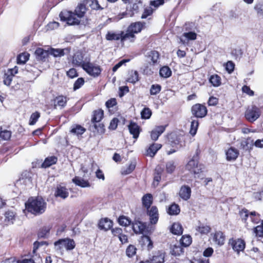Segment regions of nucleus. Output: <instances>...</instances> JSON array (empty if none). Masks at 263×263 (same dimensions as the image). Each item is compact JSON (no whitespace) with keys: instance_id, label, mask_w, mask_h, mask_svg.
I'll return each instance as SVG.
<instances>
[{"instance_id":"864d4df0","label":"nucleus","mask_w":263,"mask_h":263,"mask_svg":"<svg viewBox=\"0 0 263 263\" xmlns=\"http://www.w3.org/2000/svg\"><path fill=\"white\" fill-rule=\"evenodd\" d=\"M40 116L41 114L39 111H36L35 112H33L30 116L29 124L30 125H34L37 121Z\"/></svg>"},{"instance_id":"4c0bfd02","label":"nucleus","mask_w":263,"mask_h":263,"mask_svg":"<svg viewBox=\"0 0 263 263\" xmlns=\"http://www.w3.org/2000/svg\"><path fill=\"white\" fill-rule=\"evenodd\" d=\"M161 147L162 145L161 144L153 143L147 150V155L151 157H154Z\"/></svg>"},{"instance_id":"3c124183","label":"nucleus","mask_w":263,"mask_h":263,"mask_svg":"<svg viewBox=\"0 0 263 263\" xmlns=\"http://www.w3.org/2000/svg\"><path fill=\"white\" fill-rule=\"evenodd\" d=\"M199 122L198 120H194L191 122L190 134L192 136H194L196 134Z\"/></svg>"},{"instance_id":"473e14b6","label":"nucleus","mask_w":263,"mask_h":263,"mask_svg":"<svg viewBox=\"0 0 263 263\" xmlns=\"http://www.w3.org/2000/svg\"><path fill=\"white\" fill-rule=\"evenodd\" d=\"M164 170L161 166H158L156 167L154 172L153 184L157 186L159 184L161 180V175L163 173Z\"/></svg>"},{"instance_id":"1a4fd4ad","label":"nucleus","mask_w":263,"mask_h":263,"mask_svg":"<svg viewBox=\"0 0 263 263\" xmlns=\"http://www.w3.org/2000/svg\"><path fill=\"white\" fill-rule=\"evenodd\" d=\"M246 119L250 122H253L260 116V109L255 105L248 107L245 112Z\"/></svg>"},{"instance_id":"cd10ccee","label":"nucleus","mask_w":263,"mask_h":263,"mask_svg":"<svg viewBox=\"0 0 263 263\" xmlns=\"http://www.w3.org/2000/svg\"><path fill=\"white\" fill-rule=\"evenodd\" d=\"M34 53L37 60L42 62H45L50 54L48 51L41 48H37L35 50Z\"/></svg>"},{"instance_id":"e433bc0d","label":"nucleus","mask_w":263,"mask_h":263,"mask_svg":"<svg viewBox=\"0 0 263 263\" xmlns=\"http://www.w3.org/2000/svg\"><path fill=\"white\" fill-rule=\"evenodd\" d=\"M211 230V228L209 225L203 223H200L196 228V230L201 235H208Z\"/></svg>"},{"instance_id":"052dcab7","label":"nucleus","mask_w":263,"mask_h":263,"mask_svg":"<svg viewBox=\"0 0 263 263\" xmlns=\"http://www.w3.org/2000/svg\"><path fill=\"white\" fill-rule=\"evenodd\" d=\"M161 90V86L160 85L156 84H153L150 88V94L151 95H156Z\"/></svg>"},{"instance_id":"8fccbe9b","label":"nucleus","mask_w":263,"mask_h":263,"mask_svg":"<svg viewBox=\"0 0 263 263\" xmlns=\"http://www.w3.org/2000/svg\"><path fill=\"white\" fill-rule=\"evenodd\" d=\"M11 132L7 129L2 130V127H0V138L5 141L9 140L11 137Z\"/></svg>"},{"instance_id":"37998d69","label":"nucleus","mask_w":263,"mask_h":263,"mask_svg":"<svg viewBox=\"0 0 263 263\" xmlns=\"http://www.w3.org/2000/svg\"><path fill=\"white\" fill-rule=\"evenodd\" d=\"M118 222L120 226L126 227L131 225L132 221L128 217L121 215L118 219Z\"/></svg>"},{"instance_id":"f3484780","label":"nucleus","mask_w":263,"mask_h":263,"mask_svg":"<svg viewBox=\"0 0 263 263\" xmlns=\"http://www.w3.org/2000/svg\"><path fill=\"white\" fill-rule=\"evenodd\" d=\"M165 252L163 250L156 251L149 257L152 263H164L165 261Z\"/></svg>"},{"instance_id":"680f3d73","label":"nucleus","mask_w":263,"mask_h":263,"mask_svg":"<svg viewBox=\"0 0 263 263\" xmlns=\"http://www.w3.org/2000/svg\"><path fill=\"white\" fill-rule=\"evenodd\" d=\"M85 81L83 78H78L73 84V89L76 90L81 88L84 84Z\"/></svg>"},{"instance_id":"20e7f679","label":"nucleus","mask_w":263,"mask_h":263,"mask_svg":"<svg viewBox=\"0 0 263 263\" xmlns=\"http://www.w3.org/2000/svg\"><path fill=\"white\" fill-rule=\"evenodd\" d=\"M185 140L184 135L176 132H172L167 136V144L172 148L167 152V155L175 153L185 145Z\"/></svg>"},{"instance_id":"5fc2aeb1","label":"nucleus","mask_w":263,"mask_h":263,"mask_svg":"<svg viewBox=\"0 0 263 263\" xmlns=\"http://www.w3.org/2000/svg\"><path fill=\"white\" fill-rule=\"evenodd\" d=\"M249 216L251 218V221L254 223H258L260 221V214L255 211L250 212Z\"/></svg>"},{"instance_id":"58836bf2","label":"nucleus","mask_w":263,"mask_h":263,"mask_svg":"<svg viewBox=\"0 0 263 263\" xmlns=\"http://www.w3.org/2000/svg\"><path fill=\"white\" fill-rule=\"evenodd\" d=\"M52 226H45L41 228L38 231L37 236L39 238H45L50 232Z\"/></svg>"},{"instance_id":"0eeeda50","label":"nucleus","mask_w":263,"mask_h":263,"mask_svg":"<svg viewBox=\"0 0 263 263\" xmlns=\"http://www.w3.org/2000/svg\"><path fill=\"white\" fill-rule=\"evenodd\" d=\"M83 69L89 76L93 78H97L100 76L102 71L100 66L89 61L86 62L84 65L83 64Z\"/></svg>"},{"instance_id":"c85d7f7f","label":"nucleus","mask_w":263,"mask_h":263,"mask_svg":"<svg viewBox=\"0 0 263 263\" xmlns=\"http://www.w3.org/2000/svg\"><path fill=\"white\" fill-rule=\"evenodd\" d=\"M141 201L143 208L145 209H148L152 206L153 196L151 194L147 193L143 196Z\"/></svg>"},{"instance_id":"e2e57ef3","label":"nucleus","mask_w":263,"mask_h":263,"mask_svg":"<svg viewBox=\"0 0 263 263\" xmlns=\"http://www.w3.org/2000/svg\"><path fill=\"white\" fill-rule=\"evenodd\" d=\"M119 120L117 118H114L110 122L108 129L110 130H114L117 129Z\"/></svg>"},{"instance_id":"ea45409f","label":"nucleus","mask_w":263,"mask_h":263,"mask_svg":"<svg viewBox=\"0 0 263 263\" xmlns=\"http://www.w3.org/2000/svg\"><path fill=\"white\" fill-rule=\"evenodd\" d=\"M238 215L240 216L241 221L246 224H248V218L250 215L249 211L245 208L241 209L239 211Z\"/></svg>"},{"instance_id":"f704fd0d","label":"nucleus","mask_w":263,"mask_h":263,"mask_svg":"<svg viewBox=\"0 0 263 263\" xmlns=\"http://www.w3.org/2000/svg\"><path fill=\"white\" fill-rule=\"evenodd\" d=\"M183 231V229L182 227V225L179 222L174 223L170 228L171 232L172 234L176 235H182Z\"/></svg>"},{"instance_id":"7c9ffc66","label":"nucleus","mask_w":263,"mask_h":263,"mask_svg":"<svg viewBox=\"0 0 263 263\" xmlns=\"http://www.w3.org/2000/svg\"><path fill=\"white\" fill-rule=\"evenodd\" d=\"M141 243L142 246H145L148 251L151 250L153 247V242L149 236L143 235L141 237Z\"/></svg>"},{"instance_id":"2f4dec72","label":"nucleus","mask_w":263,"mask_h":263,"mask_svg":"<svg viewBox=\"0 0 263 263\" xmlns=\"http://www.w3.org/2000/svg\"><path fill=\"white\" fill-rule=\"evenodd\" d=\"M72 181L76 185L81 187H87L90 186V183L87 180H84L78 176H75L72 179Z\"/></svg>"},{"instance_id":"338daca9","label":"nucleus","mask_w":263,"mask_h":263,"mask_svg":"<svg viewBox=\"0 0 263 263\" xmlns=\"http://www.w3.org/2000/svg\"><path fill=\"white\" fill-rule=\"evenodd\" d=\"M139 9V6L137 4L134 3L132 5L129 12L128 13L130 16H133L135 13L138 12Z\"/></svg>"},{"instance_id":"412c9836","label":"nucleus","mask_w":263,"mask_h":263,"mask_svg":"<svg viewBox=\"0 0 263 263\" xmlns=\"http://www.w3.org/2000/svg\"><path fill=\"white\" fill-rule=\"evenodd\" d=\"M132 229L136 234H142L146 228V223L139 220H134L132 222Z\"/></svg>"},{"instance_id":"774afa93","label":"nucleus","mask_w":263,"mask_h":263,"mask_svg":"<svg viewBox=\"0 0 263 263\" xmlns=\"http://www.w3.org/2000/svg\"><path fill=\"white\" fill-rule=\"evenodd\" d=\"M66 74L69 78L71 79L76 78L79 76L77 70L74 68H71L68 71H67Z\"/></svg>"},{"instance_id":"5701e85b","label":"nucleus","mask_w":263,"mask_h":263,"mask_svg":"<svg viewBox=\"0 0 263 263\" xmlns=\"http://www.w3.org/2000/svg\"><path fill=\"white\" fill-rule=\"evenodd\" d=\"M84 54L80 51L76 52L72 56V63L76 66L83 68V65L86 62L84 61Z\"/></svg>"},{"instance_id":"0e129e2a","label":"nucleus","mask_w":263,"mask_h":263,"mask_svg":"<svg viewBox=\"0 0 263 263\" xmlns=\"http://www.w3.org/2000/svg\"><path fill=\"white\" fill-rule=\"evenodd\" d=\"M13 77L8 73H5L3 77L4 84L7 86H10L11 84Z\"/></svg>"},{"instance_id":"2eb2a0df","label":"nucleus","mask_w":263,"mask_h":263,"mask_svg":"<svg viewBox=\"0 0 263 263\" xmlns=\"http://www.w3.org/2000/svg\"><path fill=\"white\" fill-rule=\"evenodd\" d=\"M111 232L113 236L118 237L122 244L127 243L128 242V236L123 233L122 228L115 227L111 229Z\"/></svg>"},{"instance_id":"a211bd4d","label":"nucleus","mask_w":263,"mask_h":263,"mask_svg":"<svg viewBox=\"0 0 263 263\" xmlns=\"http://www.w3.org/2000/svg\"><path fill=\"white\" fill-rule=\"evenodd\" d=\"M125 36V33L123 31H121L119 33L108 32L106 34L105 38L108 41H118L120 40L122 42H124L127 40V37Z\"/></svg>"},{"instance_id":"c9c22d12","label":"nucleus","mask_w":263,"mask_h":263,"mask_svg":"<svg viewBox=\"0 0 263 263\" xmlns=\"http://www.w3.org/2000/svg\"><path fill=\"white\" fill-rule=\"evenodd\" d=\"M58 161V158L54 156L48 157L45 158L44 161L42 164L43 168H47L51 165L57 163Z\"/></svg>"},{"instance_id":"4468645a","label":"nucleus","mask_w":263,"mask_h":263,"mask_svg":"<svg viewBox=\"0 0 263 263\" xmlns=\"http://www.w3.org/2000/svg\"><path fill=\"white\" fill-rule=\"evenodd\" d=\"M145 57L148 60L150 65L155 66L159 63L160 53L157 50H151L146 53Z\"/></svg>"},{"instance_id":"423d86ee","label":"nucleus","mask_w":263,"mask_h":263,"mask_svg":"<svg viewBox=\"0 0 263 263\" xmlns=\"http://www.w3.org/2000/svg\"><path fill=\"white\" fill-rule=\"evenodd\" d=\"M145 25V23L142 22L132 23L127 28L125 36L127 37V39H133L131 41L134 42L136 37L135 34L140 32L144 28Z\"/></svg>"},{"instance_id":"72a5a7b5","label":"nucleus","mask_w":263,"mask_h":263,"mask_svg":"<svg viewBox=\"0 0 263 263\" xmlns=\"http://www.w3.org/2000/svg\"><path fill=\"white\" fill-rule=\"evenodd\" d=\"M166 212L171 216L178 215L180 212V208L178 204L174 202L168 207Z\"/></svg>"},{"instance_id":"7ed1b4c3","label":"nucleus","mask_w":263,"mask_h":263,"mask_svg":"<svg viewBox=\"0 0 263 263\" xmlns=\"http://www.w3.org/2000/svg\"><path fill=\"white\" fill-rule=\"evenodd\" d=\"M200 154L201 150L198 147L195 154L185 165V169L194 175L195 177H196V175L202 173L204 168V165L199 163Z\"/></svg>"},{"instance_id":"6e6d98bb","label":"nucleus","mask_w":263,"mask_h":263,"mask_svg":"<svg viewBox=\"0 0 263 263\" xmlns=\"http://www.w3.org/2000/svg\"><path fill=\"white\" fill-rule=\"evenodd\" d=\"M152 114L151 110L148 107H144L141 112V118L143 119H148Z\"/></svg>"},{"instance_id":"49530a36","label":"nucleus","mask_w":263,"mask_h":263,"mask_svg":"<svg viewBox=\"0 0 263 263\" xmlns=\"http://www.w3.org/2000/svg\"><path fill=\"white\" fill-rule=\"evenodd\" d=\"M137 251V249L135 246L133 245H129L126 249V255L129 258H132L136 254Z\"/></svg>"},{"instance_id":"c756f323","label":"nucleus","mask_w":263,"mask_h":263,"mask_svg":"<svg viewBox=\"0 0 263 263\" xmlns=\"http://www.w3.org/2000/svg\"><path fill=\"white\" fill-rule=\"evenodd\" d=\"M140 80L139 72L137 70H131L127 74L126 82L135 84Z\"/></svg>"},{"instance_id":"c03bdc74","label":"nucleus","mask_w":263,"mask_h":263,"mask_svg":"<svg viewBox=\"0 0 263 263\" xmlns=\"http://www.w3.org/2000/svg\"><path fill=\"white\" fill-rule=\"evenodd\" d=\"M192 238L189 235H182L180 239V243L182 247H187L192 243Z\"/></svg>"},{"instance_id":"09e8293b","label":"nucleus","mask_w":263,"mask_h":263,"mask_svg":"<svg viewBox=\"0 0 263 263\" xmlns=\"http://www.w3.org/2000/svg\"><path fill=\"white\" fill-rule=\"evenodd\" d=\"M176 168V162L173 160H171L166 163L165 169L168 174H172L174 172Z\"/></svg>"},{"instance_id":"bf43d9fd","label":"nucleus","mask_w":263,"mask_h":263,"mask_svg":"<svg viewBox=\"0 0 263 263\" xmlns=\"http://www.w3.org/2000/svg\"><path fill=\"white\" fill-rule=\"evenodd\" d=\"M253 232L257 237H263V224L261 223L253 229Z\"/></svg>"},{"instance_id":"aec40b11","label":"nucleus","mask_w":263,"mask_h":263,"mask_svg":"<svg viewBox=\"0 0 263 263\" xmlns=\"http://www.w3.org/2000/svg\"><path fill=\"white\" fill-rule=\"evenodd\" d=\"M226 159L228 161H235L239 155V151L235 147L231 146L225 152Z\"/></svg>"},{"instance_id":"bb28decb","label":"nucleus","mask_w":263,"mask_h":263,"mask_svg":"<svg viewBox=\"0 0 263 263\" xmlns=\"http://www.w3.org/2000/svg\"><path fill=\"white\" fill-rule=\"evenodd\" d=\"M167 125L157 126L152 130L151 137L153 140L156 141L159 137L165 131Z\"/></svg>"},{"instance_id":"b1692460","label":"nucleus","mask_w":263,"mask_h":263,"mask_svg":"<svg viewBox=\"0 0 263 263\" xmlns=\"http://www.w3.org/2000/svg\"><path fill=\"white\" fill-rule=\"evenodd\" d=\"M128 128L130 134L133 135V137L134 139H137L141 131L140 126H139L137 123L131 121L128 125Z\"/></svg>"},{"instance_id":"dca6fc26","label":"nucleus","mask_w":263,"mask_h":263,"mask_svg":"<svg viewBox=\"0 0 263 263\" xmlns=\"http://www.w3.org/2000/svg\"><path fill=\"white\" fill-rule=\"evenodd\" d=\"M54 245L55 246L62 245L65 247L67 250H73L76 247V243L73 239L68 238L60 239L55 241Z\"/></svg>"},{"instance_id":"6ab92c4d","label":"nucleus","mask_w":263,"mask_h":263,"mask_svg":"<svg viewBox=\"0 0 263 263\" xmlns=\"http://www.w3.org/2000/svg\"><path fill=\"white\" fill-rule=\"evenodd\" d=\"M212 240L214 243L219 246H223L225 243L226 236L221 231H216L212 234Z\"/></svg>"},{"instance_id":"de8ad7c7","label":"nucleus","mask_w":263,"mask_h":263,"mask_svg":"<svg viewBox=\"0 0 263 263\" xmlns=\"http://www.w3.org/2000/svg\"><path fill=\"white\" fill-rule=\"evenodd\" d=\"M86 131V129L80 125H76L70 130V133L78 136L82 135Z\"/></svg>"},{"instance_id":"4d7b16f0","label":"nucleus","mask_w":263,"mask_h":263,"mask_svg":"<svg viewBox=\"0 0 263 263\" xmlns=\"http://www.w3.org/2000/svg\"><path fill=\"white\" fill-rule=\"evenodd\" d=\"M29 54L26 53L20 54L17 57V62L18 64H24L29 59Z\"/></svg>"},{"instance_id":"f257e3e1","label":"nucleus","mask_w":263,"mask_h":263,"mask_svg":"<svg viewBox=\"0 0 263 263\" xmlns=\"http://www.w3.org/2000/svg\"><path fill=\"white\" fill-rule=\"evenodd\" d=\"M86 11V8L84 4H80L76 8L74 12L67 10L62 11L59 17L62 22H65L69 25H78L80 24V18L84 16Z\"/></svg>"},{"instance_id":"f8f14e48","label":"nucleus","mask_w":263,"mask_h":263,"mask_svg":"<svg viewBox=\"0 0 263 263\" xmlns=\"http://www.w3.org/2000/svg\"><path fill=\"white\" fill-rule=\"evenodd\" d=\"M67 101L66 97L63 95L58 96L51 101L50 108L55 109L58 107L61 109L63 108L66 105Z\"/></svg>"},{"instance_id":"39448f33","label":"nucleus","mask_w":263,"mask_h":263,"mask_svg":"<svg viewBox=\"0 0 263 263\" xmlns=\"http://www.w3.org/2000/svg\"><path fill=\"white\" fill-rule=\"evenodd\" d=\"M104 118V112L102 108H98L92 111L91 122L98 133L103 134L105 132V127L103 123L101 122Z\"/></svg>"},{"instance_id":"9b49d317","label":"nucleus","mask_w":263,"mask_h":263,"mask_svg":"<svg viewBox=\"0 0 263 263\" xmlns=\"http://www.w3.org/2000/svg\"><path fill=\"white\" fill-rule=\"evenodd\" d=\"M54 196L56 198L65 199L69 196V192L64 183L57 184L54 187Z\"/></svg>"},{"instance_id":"a878e982","label":"nucleus","mask_w":263,"mask_h":263,"mask_svg":"<svg viewBox=\"0 0 263 263\" xmlns=\"http://www.w3.org/2000/svg\"><path fill=\"white\" fill-rule=\"evenodd\" d=\"M254 140L251 137H248L242 140L240 142L241 147L246 151L250 152L253 148Z\"/></svg>"},{"instance_id":"f03ea898","label":"nucleus","mask_w":263,"mask_h":263,"mask_svg":"<svg viewBox=\"0 0 263 263\" xmlns=\"http://www.w3.org/2000/svg\"><path fill=\"white\" fill-rule=\"evenodd\" d=\"M25 208L28 212L39 215L45 211L46 203L41 197H30L25 203Z\"/></svg>"},{"instance_id":"69168bd1","label":"nucleus","mask_w":263,"mask_h":263,"mask_svg":"<svg viewBox=\"0 0 263 263\" xmlns=\"http://www.w3.org/2000/svg\"><path fill=\"white\" fill-rule=\"evenodd\" d=\"M5 220L11 221L13 223V220L15 219V215L14 213L10 211H8L5 213Z\"/></svg>"},{"instance_id":"9d476101","label":"nucleus","mask_w":263,"mask_h":263,"mask_svg":"<svg viewBox=\"0 0 263 263\" xmlns=\"http://www.w3.org/2000/svg\"><path fill=\"white\" fill-rule=\"evenodd\" d=\"M228 244L232 247L233 250L237 253L243 251L246 247L245 241L241 238H230Z\"/></svg>"},{"instance_id":"79ce46f5","label":"nucleus","mask_w":263,"mask_h":263,"mask_svg":"<svg viewBox=\"0 0 263 263\" xmlns=\"http://www.w3.org/2000/svg\"><path fill=\"white\" fill-rule=\"evenodd\" d=\"M172 70L167 66L162 67L159 70V74L161 77L167 78L171 76Z\"/></svg>"},{"instance_id":"a19ab883","label":"nucleus","mask_w":263,"mask_h":263,"mask_svg":"<svg viewBox=\"0 0 263 263\" xmlns=\"http://www.w3.org/2000/svg\"><path fill=\"white\" fill-rule=\"evenodd\" d=\"M209 82L213 86L218 87L221 84V79L218 74H214L210 76Z\"/></svg>"},{"instance_id":"603ef678","label":"nucleus","mask_w":263,"mask_h":263,"mask_svg":"<svg viewBox=\"0 0 263 263\" xmlns=\"http://www.w3.org/2000/svg\"><path fill=\"white\" fill-rule=\"evenodd\" d=\"M86 3L88 4L90 7L93 10H102L103 8L101 7L99 4L98 0H86Z\"/></svg>"},{"instance_id":"13d9d810","label":"nucleus","mask_w":263,"mask_h":263,"mask_svg":"<svg viewBox=\"0 0 263 263\" xmlns=\"http://www.w3.org/2000/svg\"><path fill=\"white\" fill-rule=\"evenodd\" d=\"M49 53L54 57H61L65 54L64 49H54L52 48Z\"/></svg>"},{"instance_id":"393cba45","label":"nucleus","mask_w":263,"mask_h":263,"mask_svg":"<svg viewBox=\"0 0 263 263\" xmlns=\"http://www.w3.org/2000/svg\"><path fill=\"white\" fill-rule=\"evenodd\" d=\"M192 190L191 187L186 185H183L180 187L179 195L184 200H187L191 198Z\"/></svg>"},{"instance_id":"ddd939ff","label":"nucleus","mask_w":263,"mask_h":263,"mask_svg":"<svg viewBox=\"0 0 263 263\" xmlns=\"http://www.w3.org/2000/svg\"><path fill=\"white\" fill-rule=\"evenodd\" d=\"M146 210V214L149 216V222L152 224H156L159 218L158 208L156 205H153L149 209Z\"/></svg>"},{"instance_id":"6e6552de","label":"nucleus","mask_w":263,"mask_h":263,"mask_svg":"<svg viewBox=\"0 0 263 263\" xmlns=\"http://www.w3.org/2000/svg\"><path fill=\"white\" fill-rule=\"evenodd\" d=\"M191 112L194 117L197 118H202L206 116L208 109L204 105L196 103L192 106Z\"/></svg>"},{"instance_id":"a18cd8bd","label":"nucleus","mask_w":263,"mask_h":263,"mask_svg":"<svg viewBox=\"0 0 263 263\" xmlns=\"http://www.w3.org/2000/svg\"><path fill=\"white\" fill-rule=\"evenodd\" d=\"M183 252L184 250L181 245L176 244L172 246L171 250V254L175 256H180Z\"/></svg>"},{"instance_id":"4be33fe9","label":"nucleus","mask_w":263,"mask_h":263,"mask_svg":"<svg viewBox=\"0 0 263 263\" xmlns=\"http://www.w3.org/2000/svg\"><path fill=\"white\" fill-rule=\"evenodd\" d=\"M113 221L108 218H101L98 223V228L105 231L112 229Z\"/></svg>"}]
</instances>
